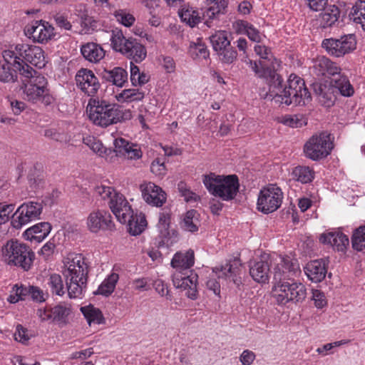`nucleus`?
<instances>
[{
    "label": "nucleus",
    "mask_w": 365,
    "mask_h": 365,
    "mask_svg": "<svg viewBox=\"0 0 365 365\" xmlns=\"http://www.w3.org/2000/svg\"><path fill=\"white\" fill-rule=\"evenodd\" d=\"M253 72L259 77L269 81V89L267 97L269 96L275 103L287 106H304L311 101V93L305 86L303 78L292 73L287 84L283 87V79L274 69L259 62L249 60L247 62Z\"/></svg>",
    "instance_id": "1"
},
{
    "label": "nucleus",
    "mask_w": 365,
    "mask_h": 365,
    "mask_svg": "<svg viewBox=\"0 0 365 365\" xmlns=\"http://www.w3.org/2000/svg\"><path fill=\"white\" fill-rule=\"evenodd\" d=\"M194 262L195 256L192 250L175 253L171 260V266L175 269L172 275L174 286L186 291V296L191 299H196L198 294V275L191 269Z\"/></svg>",
    "instance_id": "2"
},
{
    "label": "nucleus",
    "mask_w": 365,
    "mask_h": 365,
    "mask_svg": "<svg viewBox=\"0 0 365 365\" xmlns=\"http://www.w3.org/2000/svg\"><path fill=\"white\" fill-rule=\"evenodd\" d=\"M62 274L70 298H81L86 290L88 265L81 254L71 253L64 258Z\"/></svg>",
    "instance_id": "3"
},
{
    "label": "nucleus",
    "mask_w": 365,
    "mask_h": 365,
    "mask_svg": "<svg viewBox=\"0 0 365 365\" xmlns=\"http://www.w3.org/2000/svg\"><path fill=\"white\" fill-rule=\"evenodd\" d=\"M86 110L90 120L96 125L102 128H106L132 118L130 110H123L119 105L110 103L99 98H91Z\"/></svg>",
    "instance_id": "4"
},
{
    "label": "nucleus",
    "mask_w": 365,
    "mask_h": 365,
    "mask_svg": "<svg viewBox=\"0 0 365 365\" xmlns=\"http://www.w3.org/2000/svg\"><path fill=\"white\" fill-rule=\"evenodd\" d=\"M202 182L211 195L224 201L233 200L240 189L239 179L236 175H220L210 173L204 175Z\"/></svg>",
    "instance_id": "5"
},
{
    "label": "nucleus",
    "mask_w": 365,
    "mask_h": 365,
    "mask_svg": "<svg viewBox=\"0 0 365 365\" xmlns=\"http://www.w3.org/2000/svg\"><path fill=\"white\" fill-rule=\"evenodd\" d=\"M1 252L4 260L8 265L24 271H29L35 259V253L31 247L18 240H9L2 247Z\"/></svg>",
    "instance_id": "6"
},
{
    "label": "nucleus",
    "mask_w": 365,
    "mask_h": 365,
    "mask_svg": "<svg viewBox=\"0 0 365 365\" xmlns=\"http://www.w3.org/2000/svg\"><path fill=\"white\" fill-rule=\"evenodd\" d=\"M110 40L113 50L121 53L135 63L142 62L147 56L145 47L136 38H126L121 30L112 31Z\"/></svg>",
    "instance_id": "7"
},
{
    "label": "nucleus",
    "mask_w": 365,
    "mask_h": 365,
    "mask_svg": "<svg viewBox=\"0 0 365 365\" xmlns=\"http://www.w3.org/2000/svg\"><path fill=\"white\" fill-rule=\"evenodd\" d=\"M273 296L278 304L285 305L289 302H302L307 297L305 285L294 279L274 282L272 288Z\"/></svg>",
    "instance_id": "8"
},
{
    "label": "nucleus",
    "mask_w": 365,
    "mask_h": 365,
    "mask_svg": "<svg viewBox=\"0 0 365 365\" xmlns=\"http://www.w3.org/2000/svg\"><path fill=\"white\" fill-rule=\"evenodd\" d=\"M95 192L103 200H108L110 210L120 222H125L126 217H129L128 215L132 214L133 210L125 196L115 192L112 187L98 186Z\"/></svg>",
    "instance_id": "9"
},
{
    "label": "nucleus",
    "mask_w": 365,
    "mask_h": 365,
    "mask_svg": "<svg viewBox=\"0 0 365 365\" xmlns=\"http://www.w3.org/2000/svg\"><path fill=\"white\" fill-rule=\"evenodd\" d=\"M357 45L356 36L354 34H348L337 38H324L322 47L331 56L341 58L352 53Z\"/></svg>",
    "instance_id": "10"
},
{
    "label": "nucleus",
    "mask_w": 365,
    "mask_h": 365,
    "mask_svg": "<svg viewBox=\"0 0 365 365\" xmlns=\"http://www.w3.org/2000/svg\"><path fill=\"white\" fill-rule=\"evenodd\" d=\"M333 149L330 134L322 132L312 135L305 143V156L312 160H319L329 155Z\"/></svg>",
    "instance_id": "11"
},
{
    "label": "nucleus",
    "mask_w": 365,
    "mask_h": 365,
    "mask_svg": "<svg viewBox=\"0 0 365 365\" xmlns=\"http://www.w3.org/2000/svg\"><path fill=\"white\" fill-rule=\"evenodd\" d=\"M27 76H20L25 98L32 103H38L41 95L46 91L47 80L36 70L31 76L29 74Z\"/></svg>",
    "instance_id": "12"
},
{
    "label": "nucleus",
    "mask_w": 365,
    "mask_h": 365,
    "mask_svg": "<svg viewBox=\"0 0 365 365\" xmlns=\"http://www.w3.org/2000/svg\"><path fill=\"white\" fill-rule=\"evenodd\" d=\"M282 200L281 188L275 185H269L261 190L258 195L257 210L264 214L272 213L281 206Z\"/></svg>",
    "instance_id": "13"
},
{
    "label": "nucleus",
    "mask_w": 365,
    "mask_h": 365,
    "mask_svg": "<svg viewBox=\"0 0 365 365\" xmlns=\"http://www.w3.org/2000/svg\"><path fill=\"white\" fill-rule=\"evenodd\" d=\"M43 210L41 202L29 201L21 205L11 216V225L16 229L40 217Z\"/></svg>",
    "instance_id": "14"
},
{
    "label": "nucleus",
    "mask_w": 365,
    "mask_h": 365,
    "mask_svg": "<svg viewBox=\"0 0 365 365\" xmlns=\"http://www.w3.org/2000/svg\"><path fill=\"white\" fill-rule=\"evenodd\" d=\"M29 44L18 43L11 46L8 49L4 50L6 53V58L14 62L19 67H21L20 76L31 75L34 73V69L26 63Z\"/></svg>",
    "instance_id": "15"
},
{
    "label": "nucleus",
    "mask_w": 365,
    "mask_h": 365,
    "mask_svg": "<svg viewBox=\"0 0 365 365\" xmlns=\"http://www.w3.org/2000/svg\"><path fill=\"white\" fill-rule=\"evenodd\" d=\"M24 33L29 38L39 43H46L55 36L54 28L42 20L34 21L26 25Z\"/></svg>",
    "instance_id": "16"
},
{
    "label": "nucleus",
    "mask_w": 365,
    "mask_h": 365,
    "mask_svg": "<svg viewBox=\"0 0 365 365\" xmlns=\"http://www.w3.org/2000/svg\"><path fill=\"white\" fill-rule=\"evenodd\" d=\"M75 81L78 88L86 95L95 98L101 84L91 70L81 68L77 71Z\"/></svg>",
    "instance_id": "17"
},
{
    "label": "nucleus",
    "mask_w": 365,
    "mask_h": 365,
    "mask_svg": "<svg viewBox=\"0 0 365 365\" xmlns=\"http://www.w3.org/2000/svg\"><path fill=\"white\" fill-rule=\"evenodd\" d=\"M88 230L93 233L99 231H113L115 230V224L109 212L98 210L91 212L87 218Z\"/></svg>",
    "instance_id": "18"
},
{
    "label": "nucleus",
    "mask_w": 365,
    "mask_h": 365,
    "mask_svg": "<svg viewBox=\"0 0 365 365\" xmlns=\"http://www.w3.org/2000/svg\"><path fill=\"white\" fill-rule=\"evenodd\" d=\"M172 212L170 208L164 207L159 212L158 228L160 244L167 247L172 245L177 241V232L170 230Z\"/></svg>",
    "instance_id": "19"
},
{
    "label": "nucleus",
    "mask_w": 365,
    "mask_h": 365,
    "mask_svg": "<svg viewBox=\"0 0 365 365\" xmlns=\"http://www.w3.org/2000/svg\"><path fill=\"white\" fill-rule=\"evenodd\" d=\"M300 273L299 264L297 259H290L288 257H279V262L274 268L273 279L274 282L286 281L292 279Z\"/></svg>",
    "instance_id": "20"
},
{
    "label": "nucleus",
    "mask_w": 365,
    "mask_h": 365,
    "mask_svg": "<svg viewBox=\"0 0 365 365\" xmlns=\"http://www.w3.org/2000/svg\"><path fill=\"white\" fill-rule=\"evenodd\" d=\"M208 8L204 13L205 24L207 27L219 26V19L221 15L227 12L229 0H207Z\"/></svg>",
    "instance_id": "21"
},
{
    "label": "nucleus",
    "mask_w": 365,
    "mask_h": 365,
    "mask_svg": "<svg viewBox=\"0 0 365 365\" xmlns=\"http://www.w3.org/2000/svg\"><path fill=\"white\" fill-rule=\"evenodd\" d=\"M143 200L149 205L161 207L166 201V194L161 187L149 182L140 185Z\"/></svg>",
    "instance_id": "22"
},
{
    "label": "nucleus",
    "mask_w": 365,
    "mask_h": 365,
    "mask_svg": "<svg viewBox=\"0 0 365 365\" xmlns=\"http://www.w3.org/2000/svg\"><path fill=\"white\" fill-rule=\"evenodd\" d=\"M311 86L319 101L324 106L329 108L334 104L336 96L334 93V88L329 83L315 81L312 83Z\"/></svg>",
    "instance_id": "23"
},
{
    "label": "nucleus",
    "mask_w": 365,
    "mask_h": 365,
    "mask_svg": "<svg viewBox=\"0 0 365 365\" xmlns=\"http://www.w3.org/2000/svg\"><path fill=\"white\" fill-rule=\"evenodd\" d=\"M250 274L258 283L265 284L269 282L270 264L265 259L251 261L250 262Z\"/></svg>",
    "instance_id": "24"
},
{
    "label": "nucleus",
    "mask_w": 365,
    "mask_h": 365,
    "mask_svg": "<svg viewBox=\"0 0 365 365\" xmlns=\"http://www.w3.org/2000/svg\"><path fill=\"white\" fill-rule=\"evenodd\" d=\"M99 76L104 81L120 88L123 87L128 82V72L121 67L103 68L99 71Z\"/></svg>",
    "instance_id": "25"
},
{
    "label": "nucleus",
    "mask_w": 365,
    "mask_h": 365,
    "mask_svg": "<svg viewBox=\"0 0 365 365\" xmlns=\"http://www.w3.org/2000/svg\"><path fill=\"white\" fill-rule=\"evenodd\" d=\"M323 244L329 245L338 252H344L349 245V237L340 231L322 234L319 239Z\"/></svg>",
    "instance_id": "26"
},
{
    "label": "nucleus",
    "mask_w": 365,
    "mask_h": 365,
    "mask_svg": "<svg viewBox=\"0 0 365 365\" xmlns=\"http://www.w3.org/2000/svg\"><path fill=\"white\" fill-rule=\"evenodd\" d=\"M3 60L0 61V81L3 83H14L18 80L21 67L12 61L6 58V53L2 51Z\"/></svg>",
    "instance_id": "27"
},
{
    "label": "nucleus",
    "mask_w": 365,
    "mask_h": 365,
    "mask_svg": "<svg viewBox=\"0 0 365 365\" xmlns=\"http://www.w3.org/2000/svg\"><path fill=\"white\" fill-rule=\"evenodd\" d=\"M304 271L312 282H320L325 278L327 272L325 261L322 259L310 261L304 267Z\"/></svg>",
    "instance_id": "28"
},
{
    "label": "nucleus",
    "mask_w": 365,
    "mask_h": 365,
    "mask_svg": "<svg viewBox=\"0 0 365 365\" xmlns=\"http://www.w3.org/2000/svg\"><path fill=\"white\" fill-rule=\"evenodd\" d=\"M115 151L125 155L130 160H138L142 157L143 153L138 145L129 143L122 138H115L113 141Z\"/></svg>",
    "instance_id": "29"
},
{
    "label": "nucleus",
    "mask_w": 365,
    "mask_h": 365,
    "mask_svg": "<svg viewBox=\"0 0 365 365\" xmlns=\"http://www.w3.org/2000/svg\"><path fill=\"white\" fill-rule=\"evenodd\" d=\"M329 84L334 88V93L344 97H351L354 94V88L347 76L340 71L331 78Z\"/></svg>",
    "instance_id": "30"
},
{
    "label": "nucleus",
    "mask_w": 365,
    "mask_h": 365,
    "mask_svg": "<svg viewBox=\"0 0 365 365\" xmlns=\"http://www.w3.org/2000/svg\"><path fill=\"white\" fill-rule=\"evenodd\" d=\"M51 228L49 222H41L26 230L23 235L27 240L40 242L48 235Z\"/></svg>",
    "instance_id": "31"
},
{
    "label": "nucleus",
    "mask_w": 365,
    "mask_h": 365,
    "mask_svg": "<svg viewBox=\"0 0 365 365\" xmlns=\"http://www.w3.org/2000/svg\"><path fill=\"white\" fill-rule=\"evenodd\" d=\"M240 263L238 260H234L232 263H227L222 266L218 274V277H224L233 282L239 287L242 284Z\"/></svg>",
    "instance_id": "32"
},
{
    "label": "nucleus",
    "mask_w": 365,
    "mask_h": 365,
    "mask_svg": "<svg viewBox=\"0 0 365 365\" xmlns=\"http://www.w3.org/2000/svg\"><path fill=\"white\" fill-rule=\"evenodd\" d=\"M129 217H126L125 222H120L121 224H125L128 227L129 233L133 236L141 234L147 226V221L145 216L142 212L139 214H134V211H132L131 215H128Z\"/></svg>",
    "instance_id": "33"
},
{
    "label": "nucleus",
    "mask_w": 365,
    "mask_h": 365,
    "mask_svg": "<svg viewBox=\"0 0 365 365\" xmlns=\"http://www.w3.org/2000/svg\"><path fill=\"white\" fill-rule=\"evenodd\" d=\"M81 52L86 60L91 63H98L105 56L104 49L98 43H87L81 48Z\"/></svg>",
    "instance_id": "34"
},
{
    "label": "nucleus",
    "mask_w": 365,
    "mask_h": 365,
    "mask_svg": "<svg viewBox=\"0 0 365 365\" xmlns=\"http://www.w3.org/2000/svg\"><path fill=\"white\" fill-rule=\"evenodd\" d=\"M51 308L52 322H55L59 326L66 325L68 321V317L71 312V307L61 303Z\"/></svg>",
    "instance_id": "35"
},
{
    "label": "nucleus",
    "mask_w": 365,
    "mask_h": 365,
    "mask_svg": "<svg viewBox=\"0 0 365 365\" xmlns=\"http://www.w3.org/2000/svg\"><path fill=\"white\" fill-rule=\"evenodd\" d=\"M81 312L90 326L92 324H102L105 323L102 312L92 304L81 307Z\"/></svg>",
    "instance_id": "36"
},
{
    "label": "nucleus",
    "mask_w": 365,
    "mask_h": 365,
    "mask_svg": "<svg viewBox=\"0 0 365 365\" xmlns=\"http://www.w3.org/2000/svg\"><path fill=\"white\" fill-rule=\"evenodd\" d=\"M27 55V64L30 63L39 68H41L45 66L46 61L44 51L41 47L37 46L29 45V50Z\"/></svg>",
    "instance_id": "37"
},
{
    "label": "nucleus",
    "mask_w": 365,
    "mask_h": 365,
    "mask_svg": "<svg viewBox=\"0 0 365 365\" xmlns=\"http://www.w3.org/2000/svg\"><path fill=\"white\" fill-rule=\"evenodd\" d=\"M27 55V64L30 63L39 68H41L45 66L46 61L44 51L41 47L37 46L29 45V50Z\"/></svg>",
    "instance_id": "38"
},
{
    "label": "nucleus",
    "mask_w": 365,
    "mask_h": 365,
    "mask_svg": "<svg viewBox=\"0 0 365 365\" xmlns=\"http://www.w3.org/2000/svg\"><path fill=\"white\" fill-rule=\"evenodd\" d=\"M119 276L117 273L113 272L99 285L98 289L93 292L94 294H101L105 297L110 295L118 282Z\"/></svg>",
    "instance_id": "39"
},
{
    "label": "nucleus",
    "mask_w": 365,
    "mask_h": 365,
    "mask_svg": "<svg viewBox=\"0 0 365 365\" xmlns=\"http://www.w3.org/2000/svg\"><path fill=\"white\" fill-rule=\"evenodd\" d=\"M43 135L47 138L61 143H66L70 140L67 132L59 125L46 128L43 130Z\"/></svg>",
    "instance_id": "40"
},
{
    "label": "nucleus",
    "mask_w": 365,
    "mask_h": 365,
    "mask_svg": "<svg viewBox=\"0 0 365 365\" xmlns=\"http://www.w3.org/2000/svg\"><path fill=\"white\" fill-rule=\"evenodd\" d=\"M340 11L335 5H330L321 14V25L323 28L331 26L339 19Z\"/></svg>",
    "instance_id": "41"
},
{
    "label": "nucleus",
    "mask_w": 365,
    "mask_h": 365,
    "mask_svg": "<svg viewBox=\"0 0 365 365\" xmlns=\"http://www.w3.org/2000/svg\"><path fill=\"white\" fill-rule=\"evenodd\" d=\"M198 215L196 210H188L180 224L182 229L190 232H197L200 225Z\"/></svg>",
    "instance_id": "42"
},
{
    "label": "nucleus",
    "mask_w": 365,
    "mask_h": 365,
    "mask_svg": "<svg viewBox=\"0 0 365 365\" xmlns=\"http://www.w3.org/2000/svg\"><path fill=\"white\" fill-rule=\"evenodd\" d=\"M178 14L181 21L190 27L195 26L200 22L198 11L192 8L182 7L178 11Z\"/></svg>",
    "instance_id": "43"
},
{
    "label": "nucleus",
    "mask_w": 365,
    "mask_h": 365,
    "mask_svg": "<svg viewBox=\"0 0 365 365\" xmlns=\"http://www.w3.org/2000/svg\"><path fill=\"white\" fill-rule=\"evenodd\" d=\"M210 40L214 51L217 53L231 44L225 31H216L210 36Z\"/></svg>",
    "instance_id": "44"
},
{
    "label": "nucleus",
    "mask_w": 365,
    "mask_h": 365,
    "mask_svg": "<svg viewBox=\"0 0 365 365\" xmlns=\"http://www.w3.org/2000/svg\"><path fill=\"white\" fill-rule=\"evenodd\" d=\"M293 178L297 181L306 184L314 179V171L307 166H297L292 171Z\"/></svg>",
    "instance_id": "45"
},
{
    "label": "nucleus",
    "mask_w": 365,
    "mask_h": 365,
    "mask_svg": "<svg viewBox=\"0 0 365 365\" xmlns=\"http://www.w3.org/2000/svg\"><path fill=\"white\" fill-rule=\"evenodd\" d=\"M145 97L144 92L137 88L125 89L117 96L118 101L133 102L142 101Z\"/></svg>",
    "instance_id": "46"
},
{
    "label": "nucleus",
    "mask_w": 365,
    "mask_h": 365,
    "mask_svg": "<svg viewBox=\"0 0 365 365\" xmlns=\"http://www.w3.org/2000/svg\"><path fill=\"white\" fill-rule=\"evenodd\" d=\"M351 245L354 250L360 252L365 249V225L356 228L351 236Z\"/></svg>",
    "instance_id": "47"
},
{
    "label": "nucleus",
    "mask_w": 365,
    "mask_h": 365,
    "mask_svg": "<svg viewBox=\"0 0 365 365\" xmlns=\"http://www.w3.org/2000/svg\"><path fill=\"white\" fill-rule=\"evenodd\" d=\"M217 53L221 63L228 65L233 63L237 60V52L231 44L218 51Z\"/></svg>",
    "instance_id": "48"
},
{
    "label": "nucleus",
    "mask_w": 365,
    "mask_h": 365,
    "mask_svg": "<svg viewBox=\"0 0 365 365\" xmlns=\"http://www.w3.org/2000/svg\"><path fill=\"white\" fill-rule=\"evenodd\" d=\"M47 284L52 294L62 296L65 293L63 280L59 274H51Z\"/></svg>",
    "instance_id": "49"
},
{
    "label": "nucleus",
    "mask_w": 365,
    "mask_h": 365,
    "mask_svg": "<svg viewBox=\"0 0 365 365\" xmlns=\"http://www.w3.org/2000/svg\"><path fill=\"white\" fill-rule=\"evenodd\" d=\"M350 19L356 24L361 23L365 16V0H357L351 8L349 14Z\"/></svg>",
    "instance_id": "50"
},
{
    "label": "nucleus",
    "mask_w": 365,
    "mask_h": 365,
    "mask_svg": "<svg viewBox=\"0 0 365 365\" xmlns=\"http://www.w3.org/2000/svg\"><path fill=\"white\" fill-rule=\"evenodd\" d=\"M190 52L194 58L207 59L210 56V52L207 46L201 41L192 43L190 47Z\"/></svg>",
    "instance_id": "51"
},
{
    "label": "nucleus",
    "mask_w": 365,
    "mask_h": 365,
    "mask_svg": "<svg viewBox=\"0 0 365 365\" xmlns=\"http://www.w3.org/2000/svg\"><path fill=\"white\" fill-rule=\"evenodd\" d=\"M83 143L99 156H103L106 152V148L102 143L94 137L88 136L83 138Z\"/></svg>",
    "instance_id": "52"
},
{
    "label": "nucleus",
    "mask_w": 365,
    "mask_h": 365,
    "mask_svg": "<svg viewBox=\"0 0 365 365\" xmlns=\"http://www.w3.org/2000/svg\"><path fill=\"white\" fill-rule=\"evenodd\" d=\"M327 58V56H317L316 58L312 60V66L310 67V70L314 75L317 77H323L324 76V68H325V63L324 61Z\"/></svg>",
    "instance_id": "53"
},
{
    "label": "nucleus",
    "mask_w": 365,
    "mask_h": 365,
    "mask_svg": "<svg viewBox=\"0 0 365 365\" xmlns=\"http://www.w3.org/2000/svg\"><path fill=\"white\" fill-rule=\"evenodd\" d=\"M178 189L184 200L187 202H195L200 199L199 196L190 190L183 182L178 183Z\"/></svg>",
    "instance_id": "54"
},
{
    "label": "nucleus",
    "mask_w": 365,
    "mask_h": 365,
    "mask_svg": "<svg viewBox=\"0 0 365 365\" xmlns=\"http://www.w3.org/2000/svg\"><path fill=\"white\" fill-rule=\"evenodd\" d=\"M114 16L117 21L126 27L132 26L135 20V17L131 14L123 9L115 11Z\"/></svg>",
    "instance_id": "55"
},
{
    "label": "nucleus",
    "mask_w": 365,
    "mask_h": 365,
    "mask_svg": "<svg viewBox=\"0 0 365 365\" xmlns=\"http://www.w3.org/2000/svg\"><path fill=\"white\" fill-rule=\"evenodd\" d=\"M283 124L292 128H301L306 125V122L302 115H285L282 120Z\"/></svg>",
    "instance_id": "56"
},
{
    "label": "nucleus",
    "mask_w": 365,
    "mask_h": 365,
    "mask_svg": "<svg viewBox=\"0 0 365 365\" xmlns=\"http://www.w3.org/2000/svg\"><path fill=\"white\" fill-rule=\"evenodd\" d=\"M29 296L36 302H43L46 301L48 294L45 293L41 289L36 286H30Z\"/></svg>",
    "instance_id": "57"
},
{
    "label": "nucleus",
    "mask_w": 365,
    "mask_h": 365,
    "mask_svg": "<svg viewBox=\"0 0 365 365\" xmlns=\"http://www.w3.org/2000/svg\"><path fill=\"white\" fill-rule=\"evenodd\" d=\"M325 63V68H324V76H329L332 78L341 71V68L337 65L336 63L332 61L328 57L324 60Z\"/></svg>",
    "instance_id": "58"
},
{
    "label": "nucleus",
    "mask_w": 365,
    "mask_h": 365,
    "mask_svg": "<svg viewBox=\"0 0 365 365\" xmlns=\"http://www.w3.org/2000/svg\"><path fill=\"white\" fill-rule=\"evenodd\" d=\"M28 180L31 186L34 187L39 186L43 180L40 170H37L36 168L31 169L28 175Z\"/></svg>",
    "instance_id": "59"
},
{
    "label": "nucleus",
    "mask_w": 365,
    "mask_h": 365,
    "mask_svg": "<svg viewBox=\"0 0 365 365\" xmlns=\"http://www.w3.org/2000/svg\"><path fill=\"white\" fill-rule=\"evenodd\" d=\"M14 338L16 341L25 344L29 340L30 336L28 335V330L22 325L18 324L16 327Z\"/></svg>",
    "instance_id": "60"
},
{
    "label": "nucleus",
    "mask_w": 365,
    "mask_h": 365,
    "mask_svg": "<svg viewBox=\"0 0 365 365\" xmlns=\"http://www.w3.org/2000/svg\"><path fill=\"white\" fill-rule=\"evenodd\" d=\"M160 63L167 73H173L175 71V62L170 56H162L160 58Z\"/></svg>",
    "instance_id": "61"
},
{
    "label": "nucleus",
    "mask_w": 365,
    "mask_h": 365,
    "mask_svg": "<svg viewBox=\"0 0 365 365\" xmlns=\"http://www.w3.org/2000/svg\"><path fill=\"white\" fill-rule=\"evenodd\" d=\"M312 299L314 305L318 309H322L327 305V300L324 294L319 290H314L312 293Z\"/></svg>",
    "instance_id": "62"
},
{
    "label": "nucleus",
    "mask_w": 365,
    "mask_h": 365,
    "mask_svg": "<svg viewBox=\"0 0 365 365\" xmlns=\"http://www.w3.org/2000/svg\"><path fill=\"white\" fill-rule=\"evenodd\" d=\"M245 35L247 36L249 39L253 42L259 43L262 41V35L258 29H257L252 24H250L247 28Z\"/></svg>",
    "instance_id": "63"
},
{
    "label": "nucleus",
    "mask_w": 365,
    "mask_h": 365,
    "mask_svg": "<svg viewBox=\"0 0 365 365\" xmlns=\"http://www.w3.org/2000/svg\"><path fill=\"white\" fill-rule=\"evenodd\" d=\"M30 291V286H24L18 284L14 285L11 289V292H15L20 300H25L26 297L29 296Z\"/></svg>",
    "instance_id": "64"
}]
</instances>
